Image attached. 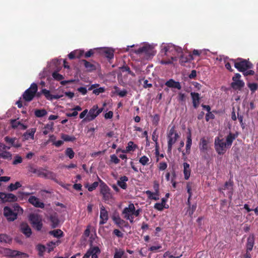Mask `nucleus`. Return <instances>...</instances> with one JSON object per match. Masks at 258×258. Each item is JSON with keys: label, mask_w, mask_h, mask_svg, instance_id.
<instances>
[{"label": "nucleus", "mask_w": 258, "mask_h": 258, "mask_svg": "<svg viewBox=\"0 0 258 258\" xmlns=\"http://www.w3.org/2000/svg\"><path fill=\"white\" fill-rule=\"evenodd\" d=\"M238 134H233L231 132L229 133L226 138V142H224L223 139H220L217 137L215 139V149L218 155H223L227 150V148L231 147L233 142L237 137Z\"/></svg>", "instance_id": "1"}, {"label": "nucleus", "mask_w": 258, "mask_h": 258, "mask_svg": "<svg viewBox=\"0 0 258 258\" xmlns=\"http://www.w3.org/2000/svg\"><path fill=\"white\" fill-rule=\"evenodd\" d=\"M142 210L140 209L136 210L134 205L131 203L127 207L124 208L122 212L123 218L128 220L131 223L134 222V216L138 217L140 214Z\"/></svg>", "instance_id": "2"}, {"label": "nucleus", "mask_w": 258, "mask_h": 258, "mask_svg": "<svg viewBox=\"0 0 258 258\" xmlns=\"http://www.w3.org/2000/svg\"><path fill=\"white\" fill-rule=\"evenodd\" d=\"M230 60L234 64L235 68L240 72H244L253 67V64L248 60L242 58L230 59Z\"/></svg>", "instance_id": "3"}, {"label": "nucleus", "mask_w": 258, "mask_h": 258, "mask_svg": "<svg viewBox=\"0 0 258 258\" xmlns=\"http://www.w3.org/2000/svg\"><path fill=\"white\" fill-rule=\"evenodd\" d=\"M179 135L175 130V126H173L169 130L167 134L168 138V152H170L172 150L173 145L175 143Z\"/></svg>", "instance_id": "4"}, {"label": "nucleus", "mask_w": 258, "mask_h": 258, "mask_svg": "<svg viewBox=\"0 0 258 258\" xmlns=\"http://www.w3.org/2000/svg\"><path fill=\"white\" fill-rule=\"evenodd\" d=\"M134 52L139 54L144 53L147 56H154L155 54V51L154 47L150 45L146 44L143 46L140 47L139 49L135 50Z\"/></svg>", "instance_id": "5"}, {"label": "nucleus", "mask_w": 258, "mask_h": 258, "mask_svg": "<svg viewBox=\"0 0 258 258\" xmlns=\"http://www.w3.org/2000/svg\"><path fill=\"white\" fill-rule=\"evenodd\" d=\"M103 108H98L97 105H94L89 111L85 118L82 121L86 120L90 121L94 119L100 113L102 112Z\"/></svg>", "instance_id": "6"}, {"label": "nucleus", "mask_w": 258, "mask_h": 258, "mask_svg": "<svg viewBox=\"0 0 258 258\" xmlns=\"http://www.w3.org/2000/svg\"><path fill=\"white\" fill-rule=\"evenodd\" d=\"M4 215L8 221H14L17 218L18 213L13 211L12 208L6 206L4 208Z\"/></svg>", "instance_id": "7"}, {"label": "nucleus", "mask_w": 258, "mask_h": 258, "mask_svg": "<svg viewBox=\"0 0 258 258\" xmlns=\"http://www.w3.org/2000/svg\"><path fill=\"white\" fill-rule=\"evenodd\" d=\"M0 199L3 203L15 202L17 201L18 198L13 194L1 192Z\"/></svg>", "instance_id": "8"}, {"label": "nucleus", "mask_w": 258, "mask_h": 258, "mask_svg": "<svg viewBox=\"0 0 258 258\" xmlns=\"http://www.w3.org/2000/svg\"><path fill=\"white\" fill-rule=\"evenodd\" d=\"M42 226V217L33 213V229L40 231L41 230Z\"/></svg>", "instance_id": "9"}, {"label": "nucleus", "mask_w": 258, "mask_h": 258, "mask_svg": "<svg viewBox=\"0 0 258 258\" xmlns=\"http://www.w3.org/2000/svg\"><path fill=\"white\" fill-rule=\"evenodd\" d=\"M100 225H103L106 223L108 219V212L105 210V208L103 206H102L100 207Z\"/></svg>", "instance_id": "10"}, {"label": "nucleus", "mask_w": 258, "mask_h": 258, "mask_svg": "<svg viewBox=\"0 0 258 258\" xmlns=\"http://www.w3.org/2000/svg\"><path fill=\"white\" fill-rule=\"evenodd\" d=\"M112 218L113 222L120 228H122L123 227H128L129 226L128 223L124 221V220L121 219V218L118 215L116 216H113Z\"/></svg>", "instance_id": "11"}, {"label": "nucleus", "mask_w": 258, "mask_h": 258, "mask_svg": "<svg viewBox=\"0 0 258 258\" xmlns=\"http://www.w3.org/2000/svg\"><path fill=\"white\" fill-rule=\"evenodd\" d=\"M190 96L192 100V106L194 108L197 109L200 103L201 97L200 94L196 92H191Z\"/></svg>", "instance_id": "12"}, {"label": "nucleus", "mask_w": 258, "mask_h": 258, "mask_svg": "<svg viewBox=\"0 0 258 258\" xmlns=\"http://www.w3.org/2000/svg\"><path fill=\"white\" fill-rule=\"evenodd\" d=\"M87 252L90 256H91V258H98V254L101 252V250L98 246H91Z\"/></svg>", "instance_id": "13"}, {"label": "nucleus", "mask_w": 258, "mask_h": 258, "mask_svg": "<svg viewBox=\"0 0 258 258\" xmlns=\"http://www.w3.org/2000/svg\"><path fill=\"white\" fill-rule=\"evenodd\" d=\"M165 85L168 88L177 89L180 90L181 86L179 82L175 81L172 79H170L165 83Z\"/></svg>", "instance_id": "14"}, {"label": "nucleus", "mask_w": 258, "mask_h": 258, "mask_svg": "<svg viewBox=\"0 0 258 258\" xmlns=\"http://www.w3.org/2000/svg\"><path fill=\"white\" fill-rule=\"evenodd\" d=\"M23 100L25 102H29L32 100V84L23 94Z\"/></svg>", "instance_id": "15"}, {"label": "nucleus", "mask_w": 258, "mask_h": 258, "mask_svg": "<svg viewBox=\"0 0 258 258\" xmlns=\"http://www.w3.org/2000/svg\"><path fill=\"white\" fill-rule=\"evenodd\" d=\"M80 63L83 64L87 71L92 72L96 70V67L95 64L91 63L86 59H82L80 60Z\"/></svg>", "instance_id": "16"}, {"label": "nucleus", "mask_w": 258, "mask_h": 258, "mask_svg": "<svg viewBox=\"0 0 258 258\" xmlns=\"http://www.w3.org/2000/svg\"><path fill=\"white\" fill-rule=\"evenodd\" d=\"M233 184L231 182L226 181L223 187H221L219 189V190L220 192L224 194L223 190L227 189L229 190L228 191V196L229 197H231L232 195V188Z\"/></svg>", "instance_id": "17"}, {"label": "nucleus", "mask_w": 258, "mask_h": 258, "mask_svg": "<svg viewBox=\"0 0 258 258\" xmlns=\"http://www.w3.org/2000/svg\"><path fill=\"white\" fill-rule=\"evenodd\" d=\"M200 150L203 152H206L209 150V141L204 137L200 140Z\"/></svg>", "instance_id": "18"}, {"label": "nucleus", "mask_w": 258, "mask_h": 258, "mask_svg": "<svg viewBox=\"0 0 258 258\" xmlns=\"http://www.w3.org/2000/svg\"><path fill=\"white\" fill-rule=\"evenodd\" d=\"M21 231L27 237H29L31 233V229L29 225L26 223H22L20 225Z\"/></svg>", "instance_id": "19"}, {"label": "nucleus", "mask_w": 258, "mask_h": 258, "mask_svg": "<svg viewBox=\"0 0 258 258\" xmlns=\"http://www.w3.org/2000/svg\"><path fill=\"white\" fill-rule=\"evenodd\" d=\"M6 149L7 147L4 145L3 150H0V158L10 161L12 159V154L9 152L4 150Z\"/></svg>", "instance_id": "20"}, {"label": "nucleus", "mask_w": 258, "mask_h": 258, "mask_svg": "<svg viewBox=\"0 0 258 258\" xmlns=\"http://www.w3.org/2000/svg\"><path fill=\"white\" fill-rule=\"evenodd\" d=\"M254 243V236L253 235H250L247 239V242L246 244V251L249 252L252 250Z\"/></svg>", "instance_id": "21"}, {"label": "nucleus", "mask_w": 258, "mask_h": 258, "mask_svg": "<svg viewBox=\"0 0 258 258\" xmlns=\"http://www.w3.org/2000/svg\"><path fill=\"white\" fill-rule=\"evenodd\" d=\"M244 86V83L242 80H237L236 81H233L231 84V87L235 90L241 89Z\"/></svg>", "instance_id": "22"}, {"label": "nucleus", "mask_w": 258, "mask_h": 258, "mask_svg": "<svg viewBox=\"0 0 258 258\" xmlns=\"http://www.w3.org/2000/svg\"><path fill=\"white\" fill-rule=\"evenodd\" d=\"M183 173L185 179H188L190 175V169L189 164L186 162L183 163Z\"/></svg>", "instance_id": "23"}, {"label": "nucleus", "mask_w": 258, "mask_h": 258, "mask_svg": "<svg viewBox=\"0 0 258 258\" xmlns=\"http://www.w3.org/2000/svg\"><path fill=\"white\" fill-rule=\"evenodd\" d=\"M128 177L125 176H121L119 180L117 181V184L121 188L125 189L127 187V184L126 181H128Z\"/></svg>", "instance_id": "24"}, {"label": "nucleus", "mask_w": 258, "mask_h": 258, "mask_svg": "<svg viewBox=\"0 0 258 258\" xmlns=\"http://www.w3.org/2000/svg\"><path fill=\"white\" fill-rule=\"evenodd\" d=\"M192 144V139H191V132L189 131V132L187 134V140L186 143V152L187 154H189L190 152V150L191 148V146Z\"/></svg>", "instance_id": "25"}, {"label": "nucleus", "mask_w": 258, "mask_h": 258, "mask_svg": "<svg viewBox=\"0 0 258 258\" xmlns=\"http://www.w3.org/2000/svg\"><path fill=\"white\" fill-rule=\"evenodd\" d=\"M167 51H174L176 53V55H181L182 54V49L181 47L176 46L175 45H170L167 48Z\"/></svg>", "instance_id": "26"}, {"label": "nucleus", "mask_w": 258, "mask_h": 258, "mask_svg": "<svg viewBox=\"0 0 258 258\" xmlns=\"http://www.w3.org/2000/svg\"><path fill=\"white\" fill-rule=\"evenodd\" d=\"M50 220L51 223V226L52 228H55L58 226L59 220L57 216L51 215L50 217Z\"/></svg>", "instance_id": "27"}, {"label": "nucleus", "mask_w": 258, "mask_h": 258, "mask_svg": "<svg viewBox=\"0 0 258 258\" xmlns=\"http://www.w3.org/2000/svg\"><path fill=\"white\" fill-rule=\"evenodd\" d=\"M53 125L54 123L53 122H50L45 124L44 127V130L43 131V134L46 135H47L50 131H52Z\"/></svg>", "instance_id": "28"}, {"label": "nucleus", "mask_w": 258, "mask_h": 258, "mask_svg": "<svg viewBox=\"0 0 258 258\" xmlns=\"http://www.w3.org/2000/svg\"><path fill=\"white\" fill-rule=\"evenodd\" d=\"M49 234L56 238H60L63 236V233L60 229H56L49 231Z\"/></svg>", "instance_id": "29"}, {"label": "nucleus", "mask_w": 258, "mask_h": 258, "mask_svg": "<svg viewBox=\"0 0 258 258\" xmlns=\"http://www.w3.org/2000/svg\"><path fill=\"white\" fill-rule=\"evenodd\" d=\"M99 181L101 182L100 184V193L101 194L107 193L110 191V188L109 187L100 179H99Z\"/></svg>", "instance_id": "30"}, {"label": "nucleus", "mask_w": 258, "mask_h": 258, "mask_svg": "<svg viewBox=\"0 0 258 258\" xmlns=\"http://www.w3.org/2000/svg\"><path fill=\"white\" fill-rule=\"evenodd\" d=\"M55 177L56 175L55 173L51 171L45 170L44 178L46 179H50L56 182V179H55Z\"/></svg>", "instance_id": "31"}, {"label": "nucleus", "mask_w": 258, "mask_h": 258, "mask_svg": "<svg viewBox=\"0 0 258 258\" xmlns=\"http://www.w3.org/2000/svg\"><path fill=\"white\" fill-rule=\"evenodd\" d=\"M105 56L109 60L111 59L114 57L113 50L109 48H106L104 51Z\"/></svg>", "instance_id": "32"}, {"label": "nucleus", "mask_w": 258, "mask_h": 258, "mask_svg": "<svg viewBox=\"0 0 258 258\" xmlns=\"http://www.w3.org/2000/svg\"><path fill=\"white\" fill-rule=\"evenodd\" d=\"M33 206L43 209L44 208V204L43 202L39 201L37 198L33 196Z\"/></svg>", "instance_id": "33"}, {"label": "nucleus", "mask_w": 258, "mask_h": 258, "mask_svg": "<svg viewBox=\"0 0 258 258\" xmlns=\"http://www.w3.org/2000/svg\"><path fill=\"white\" fill-rule=\"evenodd\" d=\"M47 113L45 109H36L34 111L35 115L37 117H42L46 115Z\"/></svg>", "instance_id": "34"}, {"label": "nucleus", "mask_w": 258, "mask_h": 258, "mask_svg": "<svg viewBox=\"0 0 258 258\" xmlns=\"http://www.w3.org/2000/svg\"><path fill=\"white\" fill-rule=\"evenodd\" d=\"M21 186V183L17 181L15 183H11L9 186L8 187V190L9 191H13L17 189L19 187Z\"/></svg>", "instance_id": "35"}, {"label": "nucleus", "mask_w": 258, "mask_h": 258, "mask_svg": "<svg viewBox=\"0 0 258 258\" xmlns=\"http://www.w3.org/2000/svg\"><path fill=\"white\" fill-rule=\"evenodd\" d=\"M60 243L59 241H56L55 242L51 241L47 243V252L48 253L50 252L51 251H52L54 249V248L55 247L56 245H58Z\"/></svg>", "instance_id": "36"}, {"label": "nucleus", "mask_w": 258, "mask_h": 258, "mask_svg": "<svg viewBox=\"0 0 258 258\" xmlns=\"http://www.w3.org/2000/svg\"><path fill=\"white\" fill-rule=\"evenodd\" d=\"M146 194L148 196V198L150 199L154 200L155 201L158 200L159 199V193H157V195H155V191L154 192H151L150 190H147L146 191Z\"/></svg>", "instance_id": "37"}, {"label": "nucleus", "mask_w": 258, "mask_h": 258, "mask_svg": "<svg viewBox=\"0 0 258 258\" xmlns=\"http://www.w3.org/2000/svg\"><path fill=\"white\" fill-rule=\"evenodd\" d=\"M36 249L38 251V254L39 256H41L43 255L44 252L47 249V248L43 245L38 244L36 246Z\"/></svg>", "instance_id": "38"}, {"label": "nucleus", "mask_w": 258, "mask_h": 258, "mask_svg": "<svg viewBox=\"0 0 258 258\" xmlns=\"http://www.w3.org/2000/svg\"><path fill=\"white\" fill-rule=\"evenodd\" d=\"M191 56L190 55L185 56L181 54L180 55L179 62L181 65H184V63L187 62L190 58Z\"/></svg>", "instance_id": "39"}, {"label": "nucleus", "mask_w": 258, "mask_h": 258, "mask_svg": "<svg viewBox=\"0 0 258 258\" xmlns=\"http://www.w3.org/2000/svg\"><path fill=\"white\" fill-rule=\"evenodd\" d=\"M237 119H238L239 123L240 124V126L242 129H244L246 126V124L245 122H243V115L239 113V112H237Z\"/></svg>", "instance_id": "40"}, {"label": "nucleus", "mask_w": 258, "mask_h": 258, "mask_svg": "<svg viewBox=\"0 0 258 258\" xmlns=\"http://www.w3.org/2000/svg\"><path fill=\"white\" fill-rule=\"evenodd\" d=\"M61 138L66 142H73L76 140V138L74 136H71L63 134L61 135Z\"/></svg>", "instance_id": "41"}, {"label": "nucleus", "mask_w": 258, "mask_h": 258, "mask_svg": "<svg viewBox=\"0 0 258 258\" xmlns=\"http://www.w3.org/2000/svg\"><path fill=\"white\" fill-rule=\"evenodd\" d=\"M45 172V169H36L33 168V174H36L39 177L44 178Z\"/></svg>", "instance_id": "42"}, {"label": "nucleus", "mask_w": 258, "mask_h": 258, "mask_svg": "<svg viewBox=\"0 0 258 258\" xmlns=\"http://www.w3.org/2000/svg\"><path fill=\"white\" fill-rule=\"evenodd\" d=\"M9 254L11 257H16L17 256H19L20 255L24 254V253H22L20 251L15 250H11L9 249Z\"/></svg>", "instance_id": "43"}, {"label": "nucleus", "mask_w": 258, "mask_h": 258, "mask_svg": "<svg viewBox=\"0 0 258 258\" xmlns=\"http://www.w3.org/2000/svg\"><path fill=\"white\" fill-rule=\"evenodd\" d=\"M66 155L70 159H73L74 157L75 153L71 148H68L65 151Z\"/></svg>", "instance_id": "44"}, {"label": "nucleus", "mask_w": 258, "mask_h": 258, "mask_svg": "<svg viewBox=\"0 0 258 258\" xmlns=\"http://www.w3.org/2000/svg\"><path fill=\"white\" fill-rule=\"evenodd\" d=\"M124 253V250L122 249H118L115 248V253L114 254L113 258H122V256Z\"/></svg>", "instance_id": "45"}, {"label": "nucleus", "mask_w": 258, "mask_h": 258, "mask_svg": "<svg viewBox=\"0 0 258 258\" xmlns=\"http://www.w3.org/2000/svg\"><path fill=\"white\" fill-rule=\"evenodd\" d=\"M42 93L47 100H52V94H51L49 90H47L46 89H42Z\"/></svg>", "instance_id": "46"}, {"label": "nucleus", "mask_w": 258, "mask_h": 258, "mask_svg": "<svg viewBox=\"0 0 258 258\" xmlns=\"http://www.w3.org/2000/svg\"><path fill=\"white\" fill-rule=\"evenodd\" d=\"M197 208V204H193L192 206H189L188 207V209L187 210V212L188 213L189 216L190 217H192V215L195 211H196Z\"/></svg>", "instance_id": "47"}, {"label": "nucleus", "mask_w": 258, "mask_h": 258, "mask_svg": "<svg viewBox=\"0 0 258 258\" xmlns=\"http://www.w3.org/2000/svg\"><path fill=\"white\" fill-rule=\"evenodd\" d=\"M137 147V146L134 144L133 142L130 141L128 143V146L126 147V150L128 152L134 151Z\"/></svg>", "instance_id": "48"}, {"label": "nucleus", "mask_w": 258, "mask_h": 258, "mask_svg": "<svg viewBox=\"0 0 258 258\" xmlns=\"http://www.w3.org/2000/svg\"><path fill=\"white\" fill-rule=\"evenodd\" d=\"M98 185H99L98 182L95 181L90 185H87L86 186V187L88 188V190L89 191H92L94 190V189H95L96 188V187L98 186Z\"/></svg>", "instance_id": "49"}, {"label": "nucleus", "mask_w": 258, "mask_h": 258, "mask_svg": "<svg viewBox=\"0 0 258 258\" xmlns=\"http://www.w3.org/2000/svg\"><path fill=\"white\" fill-rule=\"evenodd\" d=\"M168 205L166 206L164 205H162V204L159 203H156L154 205V208L160 211H162L164 208H168Z\"/></svg>", "instance_id": "50"}, {"label": "nucleus", "mask_w": 258, "mask_h": 258, "mask_svg": "<svg viewBox=\"0 0 258 258\" xmlns=\"http://www.w3.org/2000/svg\"><path fill=\"white\" fill-rule=\"evenodd\" d=\"M13 211L16 212L18 213V215L19 214L23 213V209L19 206V205L17 204L14 205L13 207Z\"/></svg>", "instance_id": "51"}, {"label": "nucleus", "mask_w": 258, "mask_h": 258, "mask_svg": "<svg viewBox=\"0 0 258 258\" xmlns=\"http://www.w3.org/2000/svg\"><path fill=\"white\" fill-rule=\"evenodd\" d=\"M52 76L53 78L57 81H61L64 78L62 75L58 74L57 72H53Z\"/></svg>", "instance_id": "52"}, {"label": "nucleus", "mask_w": 258, "mask_h": 258, "mask_svg": "<svg viewBox=\"0 0 258 258\" xmlns=\"http://www.w3.org/2000/svg\"><path fill=\"white\" fill-rule=\"evenodd\" d=\"M152 138L153 141L155 142L156 147H158V144L157 142L158 139V134L157 133V130H154L153 132Z\"/></svg>", "instance_id": "53"}, {"label": "nucleus", "mask_w": 258, "mask_h": 258, "mask_svg": "<svg viewBox=\"0 0 258 258\" xmlns=\"http://www.w3.org/2000/svg\"><path fill=\"white\" fill-rule=\"evenodd\" d=\"M149 161V159L146 156H143L142 157L140 158L139 160V162L141 164H142L143 165H146L148 164V162Z\"/></svg>", "instance_id": "54"}, {"label": "nucleus", "mask_w": 258, "mask_h": 258, "mask_svg": "<svg viewBox=\"0 0 258 258\" xmlns=\"http://www.w3.org/2000/svg\"><path fill=\"white\" fill-rule=\"evenodd\" d=\"M10 240L9 237L8 235L4 234H0V242L7 243Z\"/></svg>", "instance_id": "55"}, {"label": "nucleus", "mask_w": 258, "mask_h": 258, "mask_svg": "<svg viewBox=\"0 0 258 258\" xmlns=\"http://www.w3.org/2000/svg\"><path fill=\"white\" fill-rule=\"evenodd\" d=\"M121 70L122 72H127L128 74L135 76V74L131 71L130 68L127 66H123L121 68Z\"/></svg>", "instance_id": "56"}, {"label": "nucleus", "mask_w": 258, "mask_h": 258, "mask_svg": "<svg viewBox=\"0 0 258 258\" xmlns=\"http://www.w3.org/2000/svg\"><path fill=\"white\" fill-rule=\"evenodd\" d=\"M5 139L7 142L10 143L12 146L15 147H18V146H17V145L15 143L16 140L15 139H12L9 138L8 137H5Z\"/></svg>", "instance_id": "57"}, {"label": "nucleus", "mask_w": 258, "mask_h": 258, "mask_svg": "<svg viewBox=\"0 0 258 258\" xmlns=\"http://www.w3.org/2000/svg\"><path fill=\"white\" fill-rule=\"evenodd\" d=\"M22 162V158L20 156H16L15 158V159L13 161V165H17L18 164L21 163Z\"/></svg>", "instance_id": "58"}, {"label": "nucleus", "mask_w": 258, "mask_h": 258, "mask_svg": "<svg viewBox=\"0 0 258 258\" xmlns=\"http://www.w3.org/2000/svg\"><path fill=\"white\" fill-rule=\"evenodd\" d=\"M248 86L250 90L253 92H255L257 89V85L256 83H249Z\"/></svg>", "instance_id": "59"}, {"label": "nucleus", "mask_w": 258, "mask_h": 258, "mask_svg": "<svg viewBox=\"0 0 258 258\" xmlns=\"http://www.w3.org/2000/svg\"><path fill=\"white\" fill-rule=\"evenodd\" d=\"M186 100L185 94L182 93H179L178 94V100L181 102H185Z\"/></svg>", "instance_id": "60"}, {"label": "nucleus", "mask_w": 258, "mask_h": 258, "mask_svg": "<svg viewBox=\"0 0 258 258\" xmlns=\"http://www.w3.org/2000/svg\"><path fill=\"white\" fill-rule=\"evenodd\" d=\"M110 161L115 164H118L119 163L120 161L119 159L114 154L111 155L110 156Z\"/></svg>", "instance_id": "61"}, {"label": "nucleus", "mask_w": 258, "mask_h": 258, "mask_svg": "<svg viewBox=\"0 0 258 258\" xmlns=\"http://www.w3.org/2000/svg\"><path fill=\"white\" fill-rule=\"evenodd\" d=\"M159 120L160 116L158 114H156L153 116L152 122L153 124L157 125L158 123Z\"/></svg>", "instance_id": "62"}, {"label": "nucleus", "mask_w": 258, "mask_h": 258, "mask_svg": "<svg viewBox=\"0 0 258 258\" xmlns=\"http://www.w3.org/2000/svg\"><path fill=\"white\" fill-rule=\"evenodd\" d=\"M105 91V89L103 87H100L99 88L94 89L93 93L95 95H99L101 93H103Z\"/></svg>", "instance_id": "63"}, {"label": "nucleus", "mask_w": 258, "mask_h": 258, "mask_svg": "<svg viewBox=\"0 0 258 258\" xmlns=\"http://www.w3.org/2000/svg\"><path fill=\"white\" fill-rule=\"evenodd\" d=\"M214 118L215 115L210 111L206 114L205 119L207 121H209L210 119H214Z\"/></svg>", "instance_id": "64"}]
</instances>
